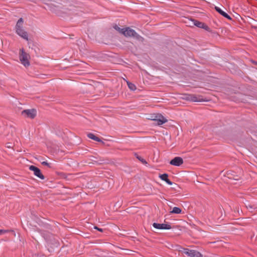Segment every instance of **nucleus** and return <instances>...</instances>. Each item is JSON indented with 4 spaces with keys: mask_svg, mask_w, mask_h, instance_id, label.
Instances as JSON below:
<instances>
[{
    "mask_svg": "<svg viewBox=\"0 0 257 257\" xmlns=\"http://www.w3.org/2000/svg\"><path fill=\"white\" fill-rule=\"evenodd\" d=\"M23 23L24 21L23 18H21L19 19L16 25V31L18 35H19L20 37H21L25 40L28 41V33L23 29Z\"/></svg>",
    "mask_w": 257,
    "mask_h": 257,
    "instance_id": "f257e3e1",
    "label": "nucleus"
},
{
    "mask_svg": "<svg viewBox=\"0 0 257 257\" xmlns=\"http://www.w3.org/2000/svg\"><path fill=\"white\" fill-rule=\"evenodd\" d=\"M30 59V55L25 52L24 49H20L19 53V59L21 63L25 67L30 66L29 60Z\"/></svg>",
    "mask_w": 257,
    "mask_h": 257,
    "instance_id": "f03ea898",
    "label": "nucleus"
},
{
    "mask_svg": "<svg viewBox=\"0 0 257 257\" xmlns=\"http://www.w3.org/2000/svg\"><path fill=\"white\" fill-rule=\"evenodd\" d=\"M122 34L125 37H133L138 40L143 39V38L138 35L134 30L129 27L124 28Z\"/></svg>",
    "mask_w": 257,
    "mask_h": 257,
    "instance_id": "7ed1b4c3",
    "label": "nucleus"
},
{
    "mask_svg": "<svg viewBox=\"0 0 257 257\" xmlns=\"http://www.w3.org/2000/svg\"><path fill=\"white\" fill-rule=\"evenodd\" d=\"M183 252L190 257H203L202 254L199 251L194 249H190L187 248H184Z\"/></svg>",
    "mask_w": 257,
    "mask_h": 257,
    "instance_id": "20e7f679",
    "label": "nucleus"
},
{
    "mask_svg": "<svg viewBox=\"0 0 257 257\" xmlns=\"http://www.w3.org/2000/svg\"><path fill=\"white\" fill-rule=\"evenodd\" d=\"M186 100L192 102H203L206 101L201 96H197L194 94H187L184 98Z\"/></svg>",
    "mask_w": 257,
    "mask_h": 257,
    "instance_id": "39448f33",
    "label": "nucleus"
},
{
    "mask_svg": "<svg viewBox=\"0 0 257 257\" xmlns=\"http://www.w3.org/2000/svg\"><path fill=\"white\" fill-rule=\"evenodd\" d=\"M151 119L156 122V124L158 125H161L168 121V120L161 114L156 115L155 117Z\"/></svg>",
    "mask_w": 257,
    "mask_h": 257,
    "instance_id": "423d86ee",
    "label": "nucleus"
},
{
    "mask_svg": "<svg viewBox=\"0 0 257 257\" xmlns=\"http://www.w3.org/2000/svg\"><path fill=\"white\" fill-rule=\"evenodd\" d=\"M29 170L33 171L34 175L39 178L42 180H44L45 179L44 176L41 173L40 169L38 167L31 165L29 167Z\"/></svg>",
    "mask_w": 257,
    "mask_h": 257,
    "instance_id": "0eeeda50",
    "label": "nucleus"
},
{
    "mask_svg": "<svg viewBox=\"0 0 257 257\" xmlns=\"http://www.w3.org/2000/svg\"><path fill=\"white\" fill-rule=\"evenodd\" d=\"M22 113L23 115L30 118H34L36 116V110L34 109L24 110Z\"/></svg>",
    "mask_w": 257,
    "mask_h": 257,
    "instance_id": "6e6552de",
    "label": "nucleus"
},
{
    "mask_svg": "<svg viewBox=\"0 0 257 257\" xmlns=\"http://www.w3.org/2000/svg\"><path fill=\"white\" fill-rule=\"evenodd\" d=\"M170 164L175 166H180L183 164V160L181 157H176L170 161Z\"/></svg>",
    "mask_w": 257,
    "mask_h": 257,
    "instance_id": "1a4fd4ad",
    "label": "nucleus"
},
{
    "mask_svg": "<svg viewBox=\"0 0 257 257\" xmlns=\"http://www.w3.org/2000/svg\"><path fill=\"white\" fill-rule=\"evenodd\" d=\"M153 226L159 229H170L171 228V226L170 224H160L158 223H154L153 224Z\"/></svg>",
    "mask_w": 257,
    "mask_h": 257,
    "instance_id": "9d476101",
    "label": "nucleus"
},
{
    "mask_svg": "<svg viewBox=\"0 0 257 257\" xmlns=\"http://www.w3.org/2000/svg\"><path fill=\"white\" fill-rule=\"evenodd\" d=\"M215 10L221 16L227 19L228 20H231V18L226 13L222 10L220 8L218 7H215Z\"/></svg>",
    "mask_w": 257,
    "mask_h": 257,
    "instance_id": "9b49d317",
    "label": "nucleus"
},
{
    "mask_svg": "<svg viewBox=\"0 0 257 257\" xmlns=\"http://www.w3.org/2000/svg\"><path fill=\"white\" fill-rule=\"evenodd\" d=\"M159 178L165 181L168 184L171 185L173 183L168 179V175L166 173H164L163 174H161L159 175Z\"/></svg>",
    "mask_w": 257,
    "mask_h": 257,
    "instance_id": "f8f14e48",
    "label": "nucleus"
},
{
    "mask_svg": "<svg viewBox=\"0 0 257 257\" xmlns=\"http://www.w3.org/2000/svg\"><path fill=\"white\" fill-rule=\"evenodd\" d=\"M87 137L90 139L93 140L95 141L98 142H102V141L100 138L95 136L92 133H88L87 135Z\"/></svg>",
    "mask_w": 257,
    "mask_h": 257,
    "instance_id": "ddd939ff",
    "label": "nucleus"
},
{
    "mask_svg": "<svg viewBox=\"0 0 257 257\" xmlns=\"http://www.w3.org/2000/svg\"><path fill=\"white\" fill-rule=\"evenodd\" d=\"M182 212V209L177 207H174L172 210L170 211V213L172 214H180Z\"/></svg>",
    "mask_w": 257,
    "mask_h": 257,
    "instance_id": "4468645a",
    "label": "nucleus"
},
{
    "mask_svg": "<svg viewBox=\"0 0 257 257\" xmlns=\"http://www.w3.org/2000/svg\"><path fill=\"white\" fill-rule=\"evenodd\" d=\"M192 22L193 23V25L196 26V27H197L198 28H202V27L204 25V23L199 22V21H197V20H193Z\"/></svg>",
    "mask_w": 257,
    "mask_h": 257,
    "instance_id": "2eb2a0df",
    "label": "nucleus"
},
{
    "mask_svg": "<svg viewBox=\"0 0 257 257\" xmlns=\"http://www.w3.org/2000/svg\"><path fill=\"white\" fill-rule=\"evenodd\" d=\"M126 83H127L128 87L129 88V89L130 90L134 91L136 89V88H137L136 86L134 84L130 82V81H126Z\"/></svg>",
    "mask_w": 257,
    "mask_h": 257,
    "instance_id": "dca6fc26",
    "label": "nucleus"
},
{
    "mask_svg": "<svg viewBox=\"0 0 257 257\" xmlns=\"http://www.w3.org/2000/svg\"><path fill=\"white\" fill-rule=\"evenodd\" d=\"M114 28L116 30H117V31H118L119 32H120V33L123 34V31L124 30V28L121 29V28H120L119 27H118L117 25H115V26L114 27Z\"/></svg>",
    "mask_w": 257,
    "mask_h": 257,
    "instance_id": "f3484780",
    "label": "nucleus"
},
{
    "mask_svg": "<svg viewBox=\"0 0 257 257\" xmlns=\"http://www.w3.org/2000/svg\"><path fill=\"white\" fill-rule=\"evenodd\" d=\"M202 28L205 29V30L207 31H210V28L207 26L206 25V24H205L204 23V25L203 26V27H202Z\"/></svg>",
    "mask_w": 257,
    "mask_h": 257,
    "instance_id": "a211bd4d",
    "label": "nucleus"
},
{
    "mask_svg": "<svg viewBox=\"0 0 257 257\" xmlns=\"http://www.w3.org/2000/svg\"><path fill=\"white\" fill-rule=\"evenodd\" d=\"M41 164H42L43 165L47 166H48L49 168H51L50 164L49 163H48L47 162H46V161L42 162L41 163Z\"/></svg>",
    "mask_w": 257,
    "mask_h": 257,
    "instance_id": "6ab92c4d",
    "label": "nucleus"
},
{
    "mask_svg": "<svg viewBox=\"0 0 257 257\" xmlns=\"http://www.w3.org/2000/svg\"><path fill=\"white\" fill-rule=\"evenodd\" d=\"M137 158L140 160L142 163L147 164V162L144 159H142L141 157L137 156Z\"/></svg>",
    "mask_w": 257,
    "mask_h": 257,
    "instance_id": "aec40b11",
    "label": "nucleus"
},
{
    "mask_svg": "<svg viewBox=\"0 0 257 257\" xmlns=\"http://www.w3.org/2000/svg\"><path fill=\"white\" fill-rule=\"evenodd\" d=\"M8 232H9V230L0 229V235L2 234V233H5Z\"/></svg>",
    "mask_w": 257,
    "mask_h": 257,
    "instance_id": "412c9836",
    "label": "nucleus"
},
{
    "mask_svg": "<svg viewBox=\"0 0 257 257\" xmlns=\"http://www.w3.org/2000/svg\"><path fill=\"white\" fill-rule=\"evenodd\" d=\"M94 228L95 229H97L98 230V231H100V232H102L103 231V229L102 228H98V227L97 226H95L94 227Z\"/></svg>",
    "mask_w": 257,
    "mask_h": 257,
    "instance_id": "4be33fe9",
    "label": "nucleus"
},
{
    "mask_svg": "<svg viewBox=\"0 0 257 257\" xmlns=\"http://www.w3.org/2000/svg\"><path fill=\"white\" fill-rule=\"evenodd\" d=\"M248 208H250V209H254V208H253L251 205H248V206L247 207Z\"/></svg>",
    "mask_w": 257,
    "mask_h": 257,
    "instance_id": "5701e85b",
    "label": "nucleus"
},
{
    "mask_svg": "<svg viewBox=\"0 0 257 257\" xmlns=\"http://www.w3.org/2000/svg\"><path fill=\"white\" fill-rule=\"evenodd\" d=\"M103 163V160H100V162H99L98 164H102Z\"/></svg>",
    "mask_w": 257,
    "mask_h": 257,
    "instance_id": "b1692460",
    "label": "nucleus"
},
{
    "mask_svg": "<svg viewBox=\"0 0 257 257\" xmlns=\"http://www.w3.org/2000/svg\"><path fill=\"white\" fill-rule=\"evenodd\" d=\"M10 231L14 232V233H15V232H14V230H9V232Z\"/></svg>",
    "mask_w": 257,
    "mask_h": 257,
    "instance_id": "393cba45",
    "label": "nucleus"
},
{
    "mask_svg": "<svg viewBox=\"0 0 257 257\" xmlns=\"http://www.w3.org/2000/svg\"><path fill=\"white\" fill-rule=\"evenodd\" d=\"M228 177L229 178H230V179L231 178V177L230 176H228Z\"/></svg>",
    "mask_w": 257,
    "mask_h": 257,
    "instance_id": "a878e982",
    "label": "nucleus"
}]
</instances>
